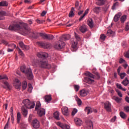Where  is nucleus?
<instances>
[{"label": "nucleus", "mask_w": 129, "mask_h": 129, "mask_svg": "<svg viewBox=\"0 0 129 129\" xmlns=\"http://www.w3.org/2000/svg\"><path fill=\"white\" fill-rule=\"evenodd\" d=\"M9 29L10 31H22L24 36L27 35L34 39H37L39 36V33L31 29L27 23H23L22 26H20V24H13L9 26Z\"/></svg>", "instance_id": "1"}, {"label": "nucleus", "mask_w": 129, "mask_h": 129, "mask_svg": "<svg viewBox=\"0 0 129 129\" xmlns=\"http://www.w3.org/2000/svg\"><path fill=\"white\" fill-rule=\"evenodd\" d=\"M20 70L23 73H25L28 80H33L34 76L33 75V72L31 68H28L26 70V66H22L20 68Z\"/></svg>", "instance_id": "2"}, {"label": "nucleus", "mask_w": 129, "mask_h": 129, "mask_svg": "<svg viewBox=\"0 0 129 129\" xmlns=\"http://www.w3.org/2000/svg\"><path fill=\"white\" fill-rule=\"evenodd\" d=\"M85 75L86 76L88 77H86L84 78L85 82H86V83H88V84H92V83L94 82V80L93 79H95V76H94V75L92 74L90 72L86 73Z\"/></svg>", "instance_id": "3"}, {"label": "nucleus", "mask_w": 129, "mask_h": 129, "mask_svg": "<svg viewBox=\"0 0 129 129\" xmlns=\"http://www.w3.org/2000/svg\"><path fill=\"white\" fill-rule=\"evenodd\" d=\"M23 103L24 104L25 107L28 109H32L35 107L36 104L34 101H30L29 99H25L23 101Z\"/></svg>", "instance_id": "4"}, {"label": "nucleus", "mask_w": 129, "mask_h": 129, "mask_svg": "<svg viewBox=\"0 0 129 129\" xmlns=\"http://www.w3.org/2000/svg\"><path fill=\"white\" fill-rule=\"evenodd\" d=\"M38 66L40 68H45L46 69H51V64H48V62L42 60H40L39 61H38Z\"/></svg>", "instance_id": "5"}, {"label": "nucleus", "mask_w": 129, "mask_h": 129, "mask_svg": "<svg viewBox=\"0 0 129 129\" xmlns=\"http://www.w3.org/2000/svg\"><path fill=\"white\" fill-rule=\"evenodd\" d=\"M65 42L62 40H59L54 45V48L57 50H60L65 47Z\"/></svg>", "instance_id": "6"}, {"label": "nucleus", "mask_w": 129, "mask_h": 129, "mask_svg": "<svg viewBox=\"0 0 129 129\" xmlns=\"http://www.w3.org/2000/svg\"><path fill=\"white\" fill-rule=\"evenodd\" d=\"M39 35L40 37L43 38V39H46V40H49V41L54 39V36L51 34H46L44 33H40Z\"/></svg>", "instance_id": "7"}, {"label": "nucleus", "mask_w": 129, "mask_h": 129, "mask_svg": "<svg viewBox=\"0 0 129 129\" xmlns=\"http://www.w3.org/2000/svg\"><path fill=\"white\" fill-rule=\"evenodd\" d=\"M37 45H39L40 47L41 48H43V49H48L51 47V44L49 43H45L43 42H37Z\"/></svg>", "instance_id": "8"}, {"label": "nucleus", "mask_w": 129, "mask_h": 129, "mask_svg": "<svg viewBox=\"0 0 129 129\" xmlns=\"http://www.w3.org/2000/svg\"><path fill=\"white\" fill-rule=\"evenodd\" d=\"M85 123L87 129H93V122H92L91 120H86Z\"/></svg>", "instance_id": "9"}, {"label": "nucleus", "mask_w": 129, "mask_h": 129, "mask_svg": "<svg viewBox=\"0 0 129 129\" xmlns=\"http://www.w3.org/2000/svg\"><path fill=\"white\" fill-rule=\"evenodd\" d=\"M37 56L41 59H45V58H48V54L46 52H40L37 53Z\"/></svg>", "instance_id": "10"}, {"label": "nucleus", "mask_w": 129, "mask_h": 129, "mask_svg": "<svg viewBox=\"0 0 129 129\" xmlns=\"http://www.w3.org/2000/svg\"><path fill=\"white\" fill-rule=\"evenodd\" d=\"M32 125L34 128H39L40 127V122L37 119H34L32 121Z\"/></svg>", "instance_id": "11"}, {"label": "nucleus", "mask_w": 129, "mask_h": 129, "mask_svg": "<svg viewBox=\"0 0 129 129\" xmlns=\"http://www.w3.org/2000/svg\"><path fill=\"white\" fill-rule=\"evenodd\" d=\"M104 108L107 111L110 112L111 111V104L109 102H106L104 103Z\"/></svg>", "instance_id": "12"}, {"label": "nucleus", "mask_w": 129, "mask_h": 129, "mask_svg": "<svg viewBox=\"0 0 129 129\" xmlns=\"http://www.w3.org/2000/svg\"><path fill=\"white\" fill-rule=\"evenodd\" d=\"M36 111H37V114H38L39 116L42 117L45 114H46V110L45 109L43 108H41L37 110Z\"/></svg>", "instance_id": "13"}, {"label": "nucleus", "mask_w": 129, "mask_h": 129, "mask_svg": "<svg viewBox=\"0 0 129 129\" xmlns=\"http://www.w3.org/2000/svg\"><path fill=\"white\" fill-rule=\"evenodd\" d=\"M61 112L63 115H65V116H68V115H69V110H68V107H63L62 108Z\"/></svg>", "instance_id": "14"}, {"label": "nucleus", "mask_w": 129, "mask_h": 129, "mask_svg": "<svg viewBox=\"0 0 129 129\" xmlns=\"http://www.w3.org/2000/svg\"><path fill=\"white\" fill-rule=\"evenodd\" d=\"M87 24L90 29H93L94 27V23L93 22L92 19L91 18L88 20Z\"/></svg>", "instance_id": "15"}, {"label": "nucleus", "mask_w": 129, "mask_h": 129, "mask_svg": "<svg viewBox=\"0 0 129 129\" xmlns=\"http://www.w3.org/2000/svg\"><path fill=\"white\" fill-rule=\"evenodd\" d=\"M15 83H16V88L17 89H21V86H22V84L20 80L18 79H15Z\"/></svg>", "instance_id": "16"}, {"label": "nucleus", "mask_w": 129, "mask_h": 129, "mask_svg": "<svg viewBox=\"0 0 129 129\" xmlns=\"http://www.w3.org/2000/svg\"><path fill=\"white\" fill-rule=\"evenodd\" d=\"M74 121L76 124H77V125H80V126L81 125L83 122L82 120H81V119L79 118H75Z\"/></svg>", "instance_id": "17"}, {"label": "nucleus", "mask_w": 129, "mask_h": 129, "mask_svg": "<svg viewBox=\"0 0 129 129\" xmlns=\"http://www.w3.org/2000/svg\"><path fill=\"white\" fill-rule=\"evenodd\" d=\"M80 31L81 33H85L87 32L88 29L87 27H86V25H83L82 26L80 27Z\"/></svg>", "instance_id": "18"}, {"label": "nucleus", "mask_w": 129, "mask_h": 129, "mask_svg": "<svg viewBox=\"0 0 129 129\" xmlns=\"http://www.w3.org/2000/svg\"><path fill=\"white\" fill-rule=\"evenodd\" d=\"M45 102L49 103L51 100H52V97L51 95H46L44 97Z\"/></svg>", "instance_id": "19"}, {"label": "nucleus", "mask_w": 129, "mask_h": 129, "mask_svg": "<svg viewBox=\"0 0 129 129\" xmlns=\"http://www.w3.org/2000/svg\"><path fill=\"white\" fill-rule=\"evenodd\" d=\"M121 16V13H119L115 15L113 18V20L115 22H118V20H119V18Z\"/></svg>", "instance_id": "20"}, {"label": "nucleus", "mask_w": 129, "mask_h": 129, "mask_svg": "<svg viewBox=\"0 0 129 129\" xmlns=\"http://www.w3.org/2000/svg\"><path fill=\"white\" fill-rule=\"evenodd\" d=\"M77 42L75 41H72L71 45L72 48L74 49V51H75L76 48H77Z\"/></svg>", "instance_id": "21"}, {"label": "nucleus", "mask_w": 129, "mask_h": 129, "mask_svg": "<svg viewBox=\"0 0 129 129\" xmlns=\"http://www.w3.org/2000/svg\"><path fill=\"white\" fill-rule=\"evenodd\" d=\"M75 98L77 102L78 105L80 106V105L82 104V101H81V99L79 98L77 95L75 96Z\"/></svg>", "instance_id": "22"}, {"label": "nucleus", "mask_w": 129, "mask_h": 129, "mask_svg": "<svg viewBox=\"0 0 129 129\" xmlns=\"http://www.w3.org/2000/svg\"><path fill=\"white\" fill-rule=\"evenodd\" d=\"M121 84L124 85V86H127L129 84V80L127 78H125L122 82H121Z\"/></svg>", "instance_id": "23"}, {"label": "nucleus", "mask_w": 129, "mask_h": 129, "mask_svg": "<svg viewBox=\"0 0 129 129\" xmlns=\"http://www.w3.org/2000/svg\"><path fill=\"white\" fill-rule=\"evenodd\" d=\"M85 111L87 112V114H89L90 113H92L93 111L92 110V108L90 107H86L85 108Z\"/></svg>", "instance_id": "24"}, {"label": "nucleus", "mask_w": 129, "mask_h": 129, "mask_svg": "<svg viewBox=\"0 0 129 129\" xmlns=\"http://www.w3.org/2000/svg\"><path fill=\"white\" fill-rule=\"evenodd\" d=\"M60 116V113L58 111H56L53 113V116L55 119H57V120H60V117H59Z\"/></svg>", "instance_id": "25"}, {"label": "nucleus", "mask_w": 129, "mask_h": 129, "mask_svg": "<svg viewBox=\"0 0 129 129\" xmlns=\"http://www.w3.org/2000/svg\"><path fill=\"white\" fill-rule=\"evenodd\" d=\"M80 96L84 97L87 95V92L85 90H82L80 91Z\"/></svg>", "instance_id": "26"}, {"label": "nucleus", "mask_w": 129, "mask_h": 129, "mask_svg": "<svg viewBox=\"0 0 129 129\" xmlns=\"http://www.w3.org/2000/svg\"><path fill=\"white\" fill-rule=\"evenodd\" d=\"M71 36L69 34L63 35L62 36V38L64 41H68V40H70Z\"/></svg>", "instance_id": "27"}, {"label": "nucleus", "mask_w": 129, "mask_h": 129, "mask_svg": "<svg viewBox=\"0 0 129 129\" xmlns=\"http://www.w3.org/2000/svg\"><path fill=\"white\" fill-rule=\"evenodd\" d=\"M75 10V8L74 7H72L70 13L69 14V18H73V17H74V11Z\"/></svg>", "instance_id": "28"}, {"label": "nucleus", "mask_w": 129, "mask_h": 129, "mask_svg": "<svg viewBox=\"0 0 129 129\" xmlns=\"http://www.w3.org/2000/svg\"><path fill=\"white\" fill-rule=\"evenodd\" d=\"M106 2V0H97V5L98 6H103Z\"/></svg>", "instance_id": "29"}, {"label": "nucleus", "mask_w": 129, "mask_h": 129, "mask_svg": "<svg viewBox=\"0 0 129 129\" xmlns=\"http://www.w3.org/2000/svg\"><path fill=\"white\" fill-rule=\"evenodd\" d=\"M21 118H22V115H21V113L20 112L17 113V123H20L21 121Z\"/></svg>", "instance_id": "30"}, {"label": "nucleus", "mask_w": 129, "mask_h": 129, "mask_svg": "<svg viewBox=\"0 0 129 129\" xmlns=\"http://www.w3.org/2000/svg\"><path fill=\"white\" fill-rule=\"evenodd\" d=\"M9 6V3L7 1H2L0 2V7H8Z\"/></svg>", "instance_id": "31"}, {"label": "nucleus", "mask_w": 129, "mask_h": 129, "mask_svg": "<svg viewBox=\"0 0 129 129\" xmlns=\"http://www.w3.org/2000/svg\"><path fill=\"white\" fill-rule=\"evenodd\" d=\"M22 114L25 117H27V116L28 115V110H27L25 108H22Z\"/></svg>", "instance_id": "32"}, {"label": "nucleus", "mask_w": 129, "mask_h": 129, "mask_svg": "<svg viewBox=\"0 0 129 129\" xmlns=\"http://www.w3.org/2000/svg\"><path fill=\"white\" fill-rule=\"evenodd\" d=\"M41 108V103L40 102V101H37L36 102V106H35V110L36 111H37V110H39V109Z\"/></svg>", "instance_id": "33"}, {"label": "nucleus", "mask_w": 129, "mask_h": 129, "mask_svg": "<svg viewBox=\"0 0 129 129\" xmlns=\"http://www.w3.org/2000/svg\"><path fill=\"white\" fill-rule=\"evenodd\" d=\"M94 74H95V79H96L97 80H99V79H100V74H99V73L96 72L94 73Z\"/></svg>", "instance_id": "34"}, {"label": "nucleus", "mask_w": 129, "mask_h": 129, "mask_svg": "<svg viewBox=\"0 0 129 129\" xmlns=\"http://www.w3.org/2000/svg\"><path fill=\"white\" fill-rule=\"evenodd\" d=\"M28 86V83H27V81H25L22 82V89L23 90H26L27 89V86Z\"/></svg>", "instance_id": "35"}, {"label": "nucleus", "mask_w": 129, "mask_h": 129, "mask_svg": "<svg viewBox=\"0 0 129 129\" xmlns=\"http://www.w3.org/2000/svg\"><path fill=\"white\" fill-rule=\"evenodd\" d=\"M93 12L96 14H99L100 12V7H95L93 9Z\"/></svg>", "instance_id": "36"}, {"label": "nucleus", "mask_w": 129, "mask_h": 129, "mask_svg": "<svg viewBox=\"0 0 129 129\" xmlns=\"http://www.w3.org/2000/svg\"><path fill=\"white\" fill-rule=\"evenodd\" d=\"M73 87L76 92H78V91H79L80 86L79 85H74Z\"/></svg>", "instance_id": "37"}, {"label": "nucleus", "mask_w": 129, "mask_h": 129, "mask_svg": "<svg viewBox=\"0 0 129 129\" xmlns=\"http://www.w3.org/2000/svg\"><path fill=\"white\" fill-rule=\"evenodd\" d=\"M5 16H7V12L5 11L0 12V17L3 18V20H5Z\"/></svg>", "instance_id": "38"}, {"label": "nucleus", "mask_w": 129, "mask_h": 129, "mask_svg": "<svg viewBox=\"0 0 129 129\" xmlns=\"http://www.w3.org/2000/svg\"><path fill=\"white\" fill-rule=\"evenodd\" d=\"M116 86H117V88H118L119 89L122 90V91H126V89L123 88L121 84H117Z\"/></svg>", "instance_id": "39"}, {"label": "nucleus", "mask_w": 129, "mask_h": 129, "mask_svg": "<svg viewBox=\"0 0 129 129\" xmlns=\"http://www.w3.org/2000/svg\"><path fill=\"white\" fill-rule=\"evenodd\" d=\"M106 38V36L105 34H101L100 36V40L101 41H105V39Z\"/></svg>", "instance_id": "40"}, {"label": "nucleus", "mask_w": 129, "mask_h": 129, "mask_svg": "<svg viewBox=\"0 0 129 129\" xmlns=\"http://www.w3.org/2000/svg\"><path fill=\"white\" fill-rule=\"evenodd\" d=\"M33 90V86H32V84H28V92H32V91Z\"/></svg>", "instance_id": "41"}, {"label": "nucleus", "mask_w": 129, "mask_h": 129, "mask_svg": "<svg viewBox=\"0 0 129 129\" xmlns=\"http://www.w3.org/2000/svg\"><path fill=\"white\" fill-rule=\"evenodd\" d=\"M120 20L121 23H124V22H125V20H126V15L122 16Z\"/></svg>", "instance_id": "42"}, {"label": "nucleus", "mask_w": 129, "mask_h": 129, "mask_svg": "<svg viewBox=\"0 0 129 129\" xmlns=\"http://www.w3.org/2000/svg\"><path fill=\"white\" fill-rule=\"evenodd\" d=\"M120 116L121 117V118H125L126 117V114L124 113V112L121 111L120 112Z\"/></svg>", "instance_id": "43"}, {"label": "nucleus", "mask_w": 129, "mask_h": 129, "mask_svg": "<svg viewBox=\"0 0 129 129\" xmlns=\"http://www.w3.org/2000/svg\"><path fill=\"white\" fill-rule=\"evenodd\" d=\"M78 111V110H77V109L74 108V109L73 110V111L72 112V116H74V115H75V114H76V113H77Z\"/></svg>", "instance_id": "44"}, {"label": "nucleus", "mask_w": 129, "mask_h": 129, "mask_svg": "<svg viewBox=\"0 0 129 129\" xmlns=\"http://www.w3.org/2000/svg\"><path fill=\"white\" fill-rule=\"evenodd\" d=\"M57 125L62 129L65 128V125H63V123H61L60 122H58L57 123Z\"/></svg>", "instance_id": "45"}, {"label": "nucleus", "mask_w": 129, "mask_h": 129, "mask_svg": "<svg viewBox=\"0 0 129 129\" xmlns=\"http://www.w3.org/2000/svg\"><path fill=\"white\" fill-rule=\"evenodd\" d=\"M4 84L6 86L7 88H8V89H11L12 88L11 87V85H10V84H9V83L8 82H5L4 83Z\"/></svg>", "instance_id": "46"}, {"label": "nucleus", "mask_w": 129, "mask_h": 129, "mask_svg": "<svg viewBox=\"0 0 129 129\" xmlns=\"http://www.w3.org/2000/svg\"><path fill=\"white\" fill-rule=\"evenodd\" d=\"M10 119H11V118L9 117L8 118V121H7V123L6 124L4 129L9 128V124H10Z\"/></svg>", "instance_id": "47"}, {"label": "nucleus", "mask_w": 129, "mask_h": 129, "mask_svg": "<svg viewBox=\"0 0 129 129\" xmlns=\"http://www.w3.org/2000/svg\"><path fill=\"white\" fill-rule=\"evenodd\" d=\"M118 75H119L121 79H123V78L126 76V74L125 73H122Z\"/></svg>", "instance_id": "48"}, {"label": "nucleus", "mask_w": 129, "mask_h": 129, "mask_svg": "<svg viewBox=\"0 0 129 129\" xmlns=\"http://www.w3.org/2000/svg\"><path fill=\"white\" fill-rule=\"evenodd\" d=\"M10 111L11 112V117H12V118H14V109L13 108V107H11Z\"/></svg>", "instance_id": "49"}, {"label": "nucleus", "mask_w": 129, "mask_h": 129, "mask_svg": "<svg viewBox=\"0 0 129 129\" xmlns=\"http://www.w3.org/2000/svg\"><path fill=\"white\" fill-rule=\"evenodd\" d=\"M121 98H119L117 97H116L115 98H114V100L115 101L117 102V103H119V102H120L121 101Z\"/></svg>", "instance_id": "50"}, {"label": "nucleus", "mask_w": 129, "mask_h": 129, "mask_svg": "<svg viewBox=\"0 0 129 129\" xmlns=\"http://www.w3.org/2000/svg\"><path fill=\"white\" fill-rule=\"evenodd\" d=\"M75 37L76 39L77 40H78V41H80V37L76 32H75Z\"/></svg>", "instance_id": "51"}, {"label": "nucleus", "mask_w": 129, "mask_h": 129, "mask_svg": "<svg viewBox=\"0 0 129 129\" xmlns=\"http://www.w3.org/2000/svg\"><path fill=\"white\" fill-rule=\"evenodd\" d=\"M20 47L22 48L23 49L24 47L25 46V44H24L23 42H19V43Z\"/></svg>", "instance_id": "52"}, {"label": "nucleus", "mask_w": 129, "mask_h": 129, "mask_svg": "<svg viewBox=\"0 0 129 129\" xmlns=\"http://www.w3.org/2000/svg\"><path fill=\"white\" fill-rule=\"evenodd\" d=\"M2 79H7V80H8V79H9L8 78V77H7V76L4 75L0 76V80H2Z\"/></svg>", "instance_id": "53"}, {"label": "nucleus", "mask_w": 129, "mask_h": 129, "mask_svg": "<svg viewBox=\"0 0 129 129\" xmlns=\"http://www.w3.org/2000/svg\"><path fill=\"white\" fill-rule=\"evenodd\" d=\"M119 63H120V64H122V63H126V61H125V60L123 58H120L119 60Z\"/></svg>", "instance_id": "54"}, {"label": "nucleus", "mask_w": 129, "mask_h": 129, "mask_svg": "<svg viewBox=\"0 0 129 129\" xmlns=\"http://www.w3.org/2000/svg\"><path fill=\"white\" fill-rule=\"evenodd\" d=\"M23 50H25V51H27L30 49V47L28 45H25L23 48H22Z\"/></svg>", "instance_id": "55"}, {"label": "nucleus", "mask_w": 129, "mask_h": 129, "mask_svg": "<svg viewBox=\"0 0 129 129\" xmlns=\"http://www.w3.org/2000/svg\"><path fill=\"white\" fill-rule=\"evenodd\" d=\"M116 119V116H114L110 120V122H114Z\"/></svg>", "instance_id": "56"}, {"label": "nucleus", "mask_w": 129, "mask_h": 129, "mask_svg": "<svg viewBox=\"0 0 129 129\" xmlns=\"http://www.w3.org/2000/svg\"><path fill=\"white\" fill-rule=\"evenodd\" d=\"M45 22L44 20H40L39 19L36 20V22L38 24H43Z\"/></svg>", "instance_id": "57"}, {"label": "nucleus", "mask_w": 129, "mask_h": 129, "mask_svg": "<svg viewBox=\"0 0 129 129\" xmlns=\"http://www.w3.org/2000/svg\"><path fill=\"white\" fill-rule=\"evenodd\" d=\"M116 6H118V2H116L115 3H114L112 7V10H114L115 9V7H116Z\"/></svg>", "instance_id": "58"}, {"label": "nucleus", "mask_w": 129, "mask_h": 129, "mask_svg": "<svg viewBox=\"0 0 129 129\" xmlns=\"http://www.w3.org/2000/svg\"><path fill=\"white\" fill-rule=\"evenodd\" d=\"M124 110L126 112H129V106H125V107H124Z\"/></svg>", "instance_id": "59"}, {"label": "nucleus", "mask_w": 129, "mask_h": 129, "mask_svg": "<svg viewBox=\"0 0 129 129\" xmlns=\"http://www.w3.org/2000/svg\"><path fill=\"white\" fill-rule=\"evenodd\" d=\"M107 34L108 36H111V35L112 34V30H108Z\"/></svg>", "instance_id": "60"}, {"label": "nucleus", "mask_w": 129, "mask_h": 129, "mask_svg": "<svg viewBox=\"0 0 129 129\" xmlns=\"http://www.w3.org/2000/svg\"><path fill=\"white\" fill-rule=\"evenodd\" d=\"M121 70V67H119L117 70V72L118 74V75H119V74H120V71Z\"/></svg>", "instance_id": "61"}, {"label": "nucleus", "mask_w": 129, "mask_h": 129, "mask_svg": "<svg viewBox=\"0 0 129 129\" xmlns=\"http://www.w3.org/2000/svg\"><path fill=\"white\" fill-rule=\"evenodd\" d=\"M19 54L20 55H21V56H24V52H23V51H22V50H21V49H19V51H18Z\"/></svg>", "instance_id": "62"}, {"label": "nucleus", "mask_w": 129, "mask_h": 129, "mask_svg": "<svg viewBox=\"0 0 129 129\" xmlns=\"http://www.w3.org/2000/svg\"><path fill=\"white\" fill-rule=\"evenodd\" d=\"M78 7H79V2L76 1L75 3V9H78Z\"/></svg>", "instance_id": "63"}, {"label": "nucleus", "mask_w": 129, "mask_h": 129, "mask_svg": "<svg viewBox=\"0 0 129 129\" xmlns=\"http://www.w3.org/2000/svg\"><path fill=\"white\" fill-rule=\"evenodd\" d=\"M129 30V22L126 24L125 31H128Z\"/></svg>", "instance_id": "64"}]
</instances>
